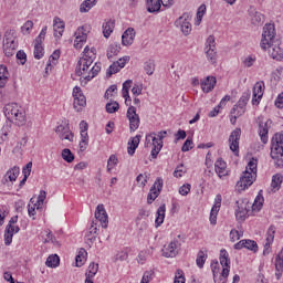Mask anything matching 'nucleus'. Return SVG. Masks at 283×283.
Here are the masks:
<instances>
[{
    "mask_svg": "<svg viewBox=\"0 0 283 283\" xmlns=\"http://www.w3.org/2000/svg\"><path fill=\"white\" fill-rule=\"evenodd\" d=\"M163 4L160 0H147V12L154 14V12H160Z\"/></svg>",
    "mask_w": 283,
    "mask_h": 283,
    "instance_id": "nucleus-31",
    "label": "nucleus"
},
{
    "mask_svg": "<svg viewBox=\"0 0 283 283\" xmlns=\"http://www.w3.org/2000/svg\"><path fill=\"white\" fill-rule=\"evenodd\" d=\"M4 116L8 120L15 119L17 125L23 126L25 125V111L19 106L17 103L7 104L3 107Z\"/></svg>",
    "mask_w": 283,
    "mask_h": 283,
    "instance_id": "nucleus-4",
    "label": "nucleus"
},
{
    "mask_svg": "<svg viewBox=\"0 0 283 283\" xmlns=\"http://www.w3.org/2000/svg\"><path fill=\"white\" fill-rule=\"evenodd\" d=\"M126 116L129 120L130 132H136L140 127V116L136 113V107L129 106Z\"/></svg>",
    "mask_w": 283,
    "mask_h": 283,
    "instance_id": "nucleus-13",
    "label": "nucleus"
},
{
    "mask_svg": "<svg viewBox=\"0 0 283 283\" xmlns=\"http://www.w3.org/2000/svg\"><path fill=\"white\" fill-rule=\"evenodd\" d=\"M185 272L182 270H177L175 273V281L174 283H185Z\"/></svg>",
    "mask_w": 283,
    "mask_h": 283,
    "instance_id": "nucleus-60",
    "label": "nucleus"
},
{
    "mask_svg": "<svg viewBox=\"0 0 283 283\" xmlns=\"http://www.w3.org/2000/svg\"><path fill=\"white\" fill-rule=\"evenodd\" d=\"M262 96H264V83L258 82L253 87L252 105H260Z\"/></svg>",
    "mask_w": 283,
    "mask_h": 283,
    "instance_id": "nucleus-16",
    "label": "nucleus"
},
{
    "mask_svg": "<svg viewBox=\"0 0 283 283\" xmlns=\"http://www.w3.org/2000/svg\"><path fill=\"white\" fill-rule=\"evenodd\" d=\"M147 258H149V252L147 250H142L137 256L138 264H145Z\"/></svg>",
    "mask_w": 283,
    "mask_h": 283,
    "instance_id": "nucleus-55",
    "label": "nucleus"
},
{
    "mask_svg": "<svg viewBox=\"0 0 283 283\" xmlns=\"http://www.w3.org/2000/svg\"><path fill=\"white\" fill-rule=\"evenodd\" d=\"M78 34H82V35H77L75 38V41H74L75 50H81V48H83V43L87 41V30H85V27L78 28Z\"/></svg>",
    "mask_w": 283,
    "mask_h": 283,
    "instance_id": "nucleus-18",
    "label": "nucleus"
},
{
    "mask_svg": "<svg viewBox=\"0 0 283 283\" xmlns=\"http://www.w3.org/2000/svg\"><path fill=\"white\" fill-rule=\"evenodd\" d=\"M234 249H258V242L251 239H244L234 244Z\"/></svg>",
    "mask_w": 283,
    "mask_h": 283,
    "instance_id": "nucleus-26",
    "label": "nucleus"
},
{
    "mask_svg": "<svg viewBox=\"0 0 283 283\" xmlns=\"http://www.w3.org/2000/svg\"><path fill=\"white\" fill-rule=\"evenodd\" d=\"M237 209H235V218L237 220H240L241 222H244L249 216V211H251V203L249 201L244 200H238L235 202Z\"/></svg>",
    "mask_w": 283,
    "mask_h": 283,
    "instance_id": "nucleus-9",
    "label": "nucleus"
},
{
    "mask_svg": "<svg viewBox=\"0 0 283 283\" xmlns=\"http://www.w3.org/2000/svg\"><path fill=\"white\" fill-rule=\"evenodd\" d=\"M283 176L281 174H276L272 177L271 187L272 189H280L282 187Z\"/></svg>",
    "mask_w": 283,
    "mask_h": 283,
    "instance_id": "nucleus-44",
    "label": "nucleus"
},
{
    "mask_svg": "<svg viewBox=\"0 0 283 283\" xmlns=\"http://www.w3.org/2000/svg\"><path fill=\"white\" fill-rule=\"evenodd\" d=\"M251 98V91L244 92L242 96L240 97L237 105H234L231 109V114H235L238 112V107H247V104L249 103V99Z\"/></svg>",
    "mask_w": 283,
    "mask_h": 283,
    "instance_id": "nucleus-23",
    "label": "nucleus"
},
{
    "mask_svg": "<svg viewBox=\"0 0 283 283\" xmlns=\"http://www.w3.org/2000/svg\"><path fill=\"white\" fill-rule=\"evenodd\" d=\"M205 52L208 61H211V63H216V61H218V52L216 51V38L213 35H209L207 38Z\"/></svg>",
    "mask_w": 283,
    "mask_h": 283,
    "instance_id": "nucleus-8",
    "label": "nucleus"
},
{
    "mask_svg": "<svg viewBox=\"0 0 283 283\" xmlns=\"http://www.w3.org/2000/svg\"><path fill=\"white\" fill-rule=\"evenodd\" d=\"M140 135H136L128 140L127 151L129 156H134V154H136V149H138V145H140Z\"/></svg>",
    "mask_w": 283,
    "mask_h": 283,
    "instance_id": "nucleus-24",
    "label": "nucleus"
},
{
    "mask_svg": "<svg viewBox=\"0 0 283 283\" xmlns=\"http://www.w3.org/2000/svg\"><path fill=\"white\" fill-rule=\"evenodd\" d=\"M65 30V22L61 21V18H54L53 20V31L55 39H61Z\"/></svg>",
    "mask_w": 283,
    "mask_h": 283,
    "instance_id": "nucleus-20",
    "label": "nucleus"
},
{
    "mask_svg": "<svg viewBox=\"0 0 283 283\" xmlns=\"http://www.w3.org/2000/svg\"><path fill=\"white\" fill-rule=\"evenodd\" d=\"M114 25H115L114 20H108L103 24L102 28H103V34L105 39H109V36H112V32H114Z\"/></svg>",
    "mask_w": 283,
    "mask_h": 283,
    "instance_id": "nucleus-35",
    "label": "nucleus"
},
{
    "mask_svg": "<svg viewBox=\"0 0 283 283\" xmlns=\"http://www.w3.org/2000/svg\"><path fill=\"white\" fill-rule=\"evenodd\" d=\"M85 262H87V251L81 250L78 254L75 256V266L81 269V266H83Z\"/></svg>",
    "mask_w": 283,
    "mask_h": 283,
    "instance_id": "nucleus-38",
    "label": "nucleus"
},
{
    "mask_svg": "<svg viewBox=\"0 0 283 283\" xmlns=\"http://www.w3.org/2000/svg\"><path fill=\"white\" fill-rule=\"evenodd\" d=\"M118 72H120V66L118 65V63L114 62L109 69L106 72V76H112L113 74H118Z\"/></svg>",
    "mask_w": 283,
    "mask_h": 283,
    "instance_id": "nucleus-54",
    "label": "nucleus"
},
{
    "mask_svg": "<svg viewBox=\"0 0 283 283\" xmlns=\"http://www.w3.org/2000/svg\"><path fill=\"white\" fill-rule=\"evenodd\" d=\"M214 171L218 174L219 178L227 176V163L222 158L217 159L214 164Z\"/></svg>",
    "mask_w": 283,
    "mask_h": 283,
    "instance_id": "nucleus-27",
    "label": "nucleus"
},
{
    "mask_svg": "<svg viewBox=\"0 0 283 283\" xmlns=\"http://www.w3.org/2000/svg\"><path fill=\"white\" fill-rule=\"evenodd\" d=\"M258 174V159L252 158L245 168V171L242 172L240 180L237 182L239 191H244L249 189L253 182H255V176Z\"/></svg>",
    "mask_w": 283,
    "mask_h": 283,
    "instance_id": "nucleus-2",
    "label": "nucleus"
},
{
    "mask_svg": "<svg viewBox=\"0 0 283 283\" xmlns=\"http://www.w3.org/2000/svg\"><path fill=\"white\" fill-rule=\"evenodd\" d=\"M45 264L49 266V269H56V266L61 264V258H59V254H50Z\"/></svg>",
    "mask_w": 283,
    "mask_h": 283,
    "instance_id": "nucleus-34",
    "label": "nucleus"
},
{
    "mask_svg": "<svg viewBox=\"0 0 283 283\" xmlns=\"http://www.w3.org/2000/svg\"><path fill=\"white\" fill-rule=\"evenodd\" d=\"M149 216H151V211L140 209L138 212V216L136 218V223L138 224V222H140V220H147V218H149Z\"/></svg>",
    "mask_w": 283,
    "mask_h": 283,
    "instance_id": "nucleus-52",
    "label": "nucleus"
},
{
    "mask_svg": "<svg viewBox=\"0 0 283 283\" xmlns=\"http://www.w3.org/2000/svg\"><path fill=\"white\" fill-rule=\"evenodd\" d=\"M154 275H156V272H154V270L145 271L140 283L151 282V280H154Z\"/></svg>",
    "mask_w": 283,
    "mask_h": 283,
    "instance_id": "nucleus-50",
    "label": "nucleus"
},
{
    "mask_svg": "<svg viewBox=\"0 0 283 283\" xmlns=\"http://www.w3.org/2000/svg\"><path fill=\"white\" fill-rule=\"evenodd\" d=\"M207 258H209L207 250H200L197 253L196 264L198 269H205V262H207Z\"/></svg>",
    "mask_w": 283,
    "mask_h": 283,
    "instance_id": "nucleus-33",
    "label": "nucleus"
},
{
    "mask_svg": "<svg viewBox=\"0 0 283 283\" xmlns=\"http://www.w3.org/2000/svg\"><path fill=\"white\" fill-rule=\"evenodd\" d=\"M269 123H271V119H268L264 124H259V136L263 145L269 143Z\"/></svg>",
    "mask_w": 283,
    "mask_h": 283,
    "instance_id": "nucleus-19",
    "label": "nucleus"
},
{
    "mask_svg": "<svg viewBox=\"0 0 283 283\" xmlns=\"http://www.w3.org/2000/svg\"><path fill=\"white\" fill-rule=\"evenodd\" d=\"M17 222H19V216H13L6 227L4 243L7 247H10V244H12V238H14V233H19V231H21V228H19V226H14L17 224Z\"/></svg>",
    "mask_w": 283,
    "mask_h": 283,
    "instance_id": "nucleus-5",
    "label": "nucleus"
},
{
    "mask_svg": "<svg viewBox=\"0 0 283 283\" xmlns=\"http://www.w3.org/2000/svg\"><path fill=\"white\" fill-rule=\"evenodd\" d=\"M185 242V238L182 235H177L169 244V249H180L182 243Z\"/></svg>",
    "mask_w": 283,
    "mask_h": 283,
    "instance_id": "nucleus-46",
    "label": "nucleus"
},
{
    "mask_svg": "<svg viewBox=\"0 0 283 283\" xmlns=\"http://www.w3.org/2000/svg\"><path fill=\"white\" fill-rule=\"evenodd\" d=\"M262 207H264V196L262 195V190H260L251 208L252 211H262Z\"/></svg>",
    "mask_w": 283,
    "mask_h": 283,
    "instance_id": "nucleus-32",
    "label": "nucleus"
},
{
    "mask_svg": "<svg viewBox=\"0 0 283 283\" xmlns=\"http://www.w3.org/2000/svg\"><path fill=\"white\" fill-rule=\"evenodd\" d=\"M101 72V63H95L88 71V75L84 76V80L81 81L82 85H87L92 78L95 76H98V73Z\"/></svg>",
    "mask_w": 283,
    "mask_h": 283,
    "instance_id": "nucleus-22",
    "label": "nucleus"
},
{
    "mask_svg": "<svg viewBox=\"0 0 283 283\" xmlns=\"http://www.w3.org/2000/svg\"><path fill=\"white\" fill-rule=\"evenodd\" d=\"M255 61H258V57L253 54L241 59L243 67H253V65H255Z\"/></svg>",
    "mask_w": 283,
    "mask_h": 283,
    "instance_id": "nucleus-41",
    "label": "nucleus"
},
{
    "mask_svg": "<svg viewBox=\"0 0 283 283\" xmlns=\"http://www.w3.org/2000/svg\"><path fill=\"white\" fill-rule=\"evenodd\" d=\"M50 242L51 244H53V247H56V248L61 247V243L56 241V238L54 237V234H52V232H49L46 234V238L44 239L45 244H50Z\"/></svg>",
    "mask_w": 283,
    "mask_h": 283,
    "instance_id": "nucleus-48",
    "label": "nucleus"
},
{
    "mask_svg": "<svg viewBox=\"0 0 283 283\" xmlns=\"http://www.w3.org/2000/svg\"><path fill=\"white\" fill-rule=\"evenodd\" d=\"M15 57L20 61V65H25V61H28V54L23 50L17 52Z\"/></svg>",
    "mask_w": 283,
    "mask_h": 283,
    "instance_id": "nucleus-61",
    "label": "nucleus"
},
{
    "mask_svg": "<svg viewBox=\"0 0 283 283\" xmlns=\"http://www.w3.org/2000/svg\"><path fill=\"white\" fill-rule=\"evenodd\" d=\"M10 78V73L8 72V66L0 64V90H3Z\"/></svg>",
    "mask_w": 283,
    "mask_h": 283,
    "instance_id": "nucleus-28",
    "label": "nucleus"
},
{
    "mask_svg": "<svg viewBox=\"0 0 283 283\" xmlns=\"http://www.w3.org/2000/svg\"><path fill=\"white\" fill-rule=\"evenodd\" d=\"M216 83H218V81L214 76H207L203 81H201L202 92H205V94H209V92H212V90L216 87Z\"/></svg>",
    "mask_w": 283,
    "mask_h": 283,
    "instance_id": "nucleus-17",
    "label": "nucleus"
},
{
    "mask_svg": "<svg viewBox=\"0 0 283 283\" xmlns=\"http://www.w3.org/2000/svg\"><path fill=\"white\" fill-rule=\"evenodd\" d=\"M17 50V41L14 40V31H7L4 33L3 52L6 56H14Z\"/></svg>",
    "mask_w": 283,
    "mask_h": 283,
    "instance_id": "nucleus-7",
    "label": "nucleus"
},
{
    "mask_svg": "<svg viewBox=\"0 0 283 283\" xmlns=\"http://www.w3.org/2000/svg\"><path fill=\"white\" fill-rule=\"evenodd\" d=\"M249 12L250 17H252L251 21L253 25H258V23H262L264 21V14L255 11V9L251 8Z\"/></svg>",
    "mask_w": 283,
    "mask_h": 283,
    "instance_id": "nucleus-36",
    "label": "nucleus"
},
{
    "mask_svg": "<svg viewBox=\"0 0 283 283\" xmlns=\"http://www.w3.org/2000/svg\"><path fill=\"white\" fill-rule=\"evenodd\" d=\"M120 50H122L120 44L118 43L111 44L107 49V54H106L107 59H112V56H117Z\"/></svg>",
    "mask_w": 283,
    "mask_h": 283,
    "instance_id": "nucleus-40",
    "label": "nucleus"
},
{
    "mask_svg": "<svg viewBox=\"0 0 283 283\" xmlns=\"http://www.w3.org/2000/svg\"><path fill=\"white\" fill-rule=\"evenodd\" d=\"M270 156L274 160L275 167H283V132L273 135Z\"/></svg>",
    "mask_w": 283,
    "mask_h": 283,
    "instance_id": "nucleus-3",
    "label": "nucleus"
},
{
    "mask_svg": "<svg viewBox=\"0 0 283 283\" xmlns=\"http://www.w3.org/2000/svg\"><path fill=\"white\" fill-rule=\"evenodd\" d=\"M85 105H87V99L85 98V95L74 97L73 107L74 109H76V112H81V108L78 107H85Z\"/></svg>",
    "mask_w": 283,
    "mask_h": 283,
    "instance_id": "nucleus-39",
    "label": "nucleus"
},
{
    "mask_svg": "<svg viewBox=\"0 0 283 283\" xmlns=\"http://www.w3.org/2000/svg\"><path fill=\"white\" fill-rule=\"evenodd\" d=\"M59 138H61V140H69L70 143H73L74 142V133H72L69 128L64 134H61L59 136Z\"/></svg>",
    "mask_w": 283,
    "mask_h": 283,
    "instance_id": "nucleus-57",
    "label": "nucleus"
},
{
    "mask_svg": "<svg viewBox=\"0 0 283 283\" xmlns=\"http://www.w3.org/2000/svg\"><path fill=\"white\" fill-rule=\"evenodd\" d=\"M280 45V40H275V24L266 23L263 27L261 49L269 50V48H272V59L283 61V49Z\"/></svg>",
    "mask_w": 283,
    "mask_h": 283,
    "instance_id": "nucleus-1",
    "label": "nucleus"
},
{
    "mask_svg": "<svg viewBox=\"0 0 283 283\" xmlns=\"http://www.w3.org/2000/svg\"><path fill=\"white\" fill-rule=\"evenodd\" d=\"M242 136V129L235 128L231 132L229 136L230 150L233 151L235 156L240 154V137Z\"/></svg>",
    "mask_w": 283,
    "mask_h": 283,
    "instance_id": "nucleus-10",
    "label": "nucleus"
},
{
    "mask_svg": "<svg viewBox=\"0 0 283 283\" xmlns=\"http://www.w3.org/2000/svg\"><path fill=\"white\" fill-rule=\"evenodd\" d=\"M34 28V22H32L31 20L27 21L22 28L21 31L23 34H30V30Z\"/></svg>",
    "mask_w": 283,
    "mask_h": 283,
    "instance_id": "nucleus-62",
    "label": "nucleus"
},
{
    "mask_svg": "<svg viewBox=\"0 0 283 283\" xmlns=\"http://www.w3.org/2000/svg\"><path fill=\"white\" fill-rule=\"evenodd\" d=\"M92 8H94V4L91 3L90 1L87 0H84L82 2V4L80 6V12H90V10H92Z\"/></svg>",
    "mask_w": 283,
    "mask_h": 283,
    "instance_id": "nucleus-59",
    "label": "nucleus"
},
{
    "mask_svg": "<svg viewBox=\"0 0 283 283\" xmlns=\"http://www.w3.org/2000/svg\"><path fill=\"white\" fill-rule=\"evenodd\" d=\"M164 180L163 177H158L154 185L151 186L149 193L147 196L148 205H151L156 198L160 196V191H163Z\"/></svg>",
    "mask_w": 283,
    "mask_h": 283,
    "instance_id": "nucleus-11",
    "label": "nucleus"
},
{
    "mask_svg": "<svg viewBox=\"0 0 283 283\" xmlns=\"http://www.w3.org/2000/svg\"><path fill=\"white\" fill-rule=\"evenodd\" d=\"M62 158L65 160V163H74L75 156L72 154V150L70 148H64L62 150Z\"/></svg>",
    "mask_w": 283,
    "mask_h": 283,
    "instance_id": "nucleus-47",
    "label": "nucleus"
},
{
    "mask_svg": "<svg viewBox=\"0 0 283 283\" xmlns=\"http://www.w3.org/2000/svg\"><path fill=\"white\" fill-rule=\"evenodd\" d=\"M118 165V157L111 155L107 161V171H112V167Z\"/></svg>",
    "mask_w": 283,
    "mask_h": 283,
    "instance_id": "nucleus-58",
    "label": "nucleus"
},
{
    "mask_svg": "<svg viewBox=\"0 0 283 283\" xmlns=\"http://www.w3.org/2000/svg\"><path fill=\"white\" fill-rule=\"evenodd\" d=\"M273 240H275V226H271L268 229L265 243L263 244L264 249H271V244H273Z\"/></svg>",
    "mask_w": 283,
    "mask_h": 283,
    "instance_id": "nucleus-30",
    "label": "nucleus"
},
{
    "mask_svg": "<svg viewBox=\"0 0 283 283\" xmlns=\"http://www.w3.org/2000/svg\"><path fill=\"white\" fill-rule=\"evenodd\" d=\"M95 218L96 222H99L103 229H107V224H109V217H107V211L105 210V206L103 203L96 207Z\"/></svg>",
    "mask_w": 283,
    "mask_h": 283,
    "instance_id": "nucleus-14",
    "label": "nucleus"
},
{
    "mask_svg": "<svg viewBox=\"0 0 283 283\" xmlns=\"http://www.w3.org/2000/svg\"><path fill=\"white\" fill-rule=\"evenodd\" d=\"M167 211L165 205H161L156 212L155 227L158 229L165 222V212Z\"/></svg>",
    "mask_w": 283,
    "mask_h": 283,
    "instance_id": "nucleus-29",
    "label": "nucleus"
},
{
    "mask_svg": "<svg viewBox=\"0 0 283 283\" xmlns=\"http://www.w3.org/2000/svg\"><path fill=\"white\" fill-rule=\"evenodd\" d=\"M220 211V206H213L210 211V223L216 224L218 221V212Z\"/></svg>",
    "mask_w": 283,
    "mask_h": 283,
    "instance_id": "nucleus-49",
    "label": "nucleus"
},
{
    "mask_svg": "<svg viewBox=\"0 0 283 283\" xmlns=\"http://www.w3.org/2000/svg\"><path fill=\"white\" fill-rule=\"evenodd\" d=\"M144 70L148 76H151L156 70V64L154 63V60H148L144 63Z\"/></svg>",
    "mask_w": 283,
    "mask_h": 283,
    "instance_id": "nucleus-45",
    "label": "nucleus"
},
{
    "mask_svg": "<svg viewBox=\"0 0 283 283\" xmlns=\"http://www.w3.org/2000/svg\"><path fill=\"white\" fill-rule=\"evenodd\" d=\"M135 38L136 31L134 30V28H128L122 35V45H132Z\"/></svg>",
    "mask_w": 283,
    "mask_h": 283,
    "instance_id": "nucleus-21",
    "label": "nucleus"
},
{
    "mask_svg": "<svg viewBox=\"0 0 283 283\" xmlns=\"http://www.w3.org/2000/svg\"><path fill=\"white\" fill-rule=\"evenodd\" d=\"M96 273H98V263H94L92 262L90 265H88V269L85 273V277H96Z\"/></svg>",
    "mask_w": 283,
    "mask_h": 283,
    "instance_id": "nucleus-43",
    "label": "nucleus"
},
{
    "mask_svg": "<svg viewBox=\"0 0 283 283\" xmlns=\"http://www.w3.org/2000/svg\"><path fill=\"white\" fill-rule=\"evenodd\" d=\"M48 34V27H43L40 34L34 40V59H43L45 54V49H43V42L45 41V35Z\"/></svg>",
    "mask_w": 283,
    "mask_h": 283,
    "instance_id": "nucleus-6",
    "label": "nucleus"
},
{
    "mask_svg": "<svg viewBox=\"0 0 283 283\" xmlns=\"http://www.w3.org/2000/svg\"><path fill=\"white\" fill-rule=\"evenodd\" d=\"M192 145H193V139L191 137H188L181 147V151L184 153L190 151V149H193Z\"/></svg>",
    "mask_w": 283,
    "mask_h": 283,
    "instance_id": "nucleus-56",
    "label": "nucleus"
},
{
    "mask_svg": "<svg viewBox=\"0 0 283 283\" xmlns=\"http://www.w3.org/2000/svg\"><path fill=\"white\" fill-rule=\"evenodd\" d=\"M146 143H153V147H156L160 140L156 137V133H151L150 135L146 136Z\"/></svg>",
    "mask_w": 283,
    "mask_h": 283,
    "instance_id": "nucleus-63",
    "label": "nucleus"
},
{
    "mask_svg": "<svg viewBox=\"0 0 283 283\" xmlns=\"http://www.w3.org/2000/svg\"><path fill=\"white\" fill-rule=\"evenodd\" d=\"M220 264L223 268H229L231 264V259H229V252H227L226 250L220 251Z\"/></svg>",
    "mask_w": 283,
    "mask_h": 283,
    "instance_id": "nucleus-42",
    "label": "nucleus"
},
{
    "mask_svg": "<svg viewBox=\"0 0 283 283\" xmlns=\"http://www.w3.org/2000/svg\"><path fill=\"white\" fill-rule=\"evenodd\" d=\"M93 63H94V60L92 59V56L81 57L75 69L76 76H83V74H87Z\"/></svg>",
    "mask_w": 283,
    "mask_h": 283,
    "instance_id": "nucleus-12",
    "label": "nucleus"
},
{
    "mask_svg": "<svg viewBox=\"0 0 283 283\" xmlns=\"http://www.w3.org/2000/svg\"><path fill=\"white\" fill-rule=\"evenodd\" d=\"M161 255H164V258H176V255H178V250H176V249H161Z\"/></svg>",
    "mask_w": 283,
    "mask_h": 283,
    "instance_id": "nucleus-53",
    "label": "nucleus"
},
{
    "mask_svg": "<svg viewBox=\"0 0 283 283\" xmlns=\"http://www.w3.org/2000/svg\"><path fill=\"white\" fill-rule=\"evenodd\" d=\"M187 19H189V15L184 14L175 21L176 28H180L185 36L189 35V33L191 32V23Z\"/></svg>",
    "mask_w": 283,
    "mask_h": 283,
    "instance_id": "nucleus-15",
    "label": "nucleus"
},
{
    "mask_svg": "<svg viewBox=\"0 0 283 283\" xmlns=\"http://www.w3.org/2000/svg\"><path fill=\"white\" fill-rule=\"evenodd\" d=\"M275 271L276 279L280 280L283 272V249L277 253L275 258Z\"/></svg>",
    "mask_w": 283,
    "mask_h": 283,
    "instance_id": "nucleus-25",
    "label": "nucleus"
},
{
    "mask_svg": "<svg viewBox=\"0 0 283 283\" xmlns=\"http://www.w3.org/2000/svg\"><path fill=\"white\" fill-rule=\"evenodd\" d=\"M19 174H21V170L19 167L14 166L13 168H11L10 170L7 171L4 179L6 180H10V182H14V180H17V178H19Z\"/></svg>",
    "mask_w": 283,
    "mask_h": 283,
    "instance_id": "nucleus-37",
    "label": "nucleus"
},
{
    "mask_svg": "<svg viewBox=\"0 0 283 283\" xmlns=\"http://www.w3.org/2000/svg\"><path fill=\"white\" fill-rule=\"evenodd\" d=\"M117 109H120V105L118 104V102H113V103L106 104L107 114H116Z\"/></svg>",
    "mask_w": 283,
    "mask_h": 283,
    "instance_id": "nucleus-51",
    "label": "nucleus"
},
{
    "mask_svg": "<svg viewBox=\"0 0 283 283\" xmlns=\"http://www.w3.org/2000/svg\"><path fill=\"white\" fill-rule=\"evenodd\" d=\"M189 191H191V185L185 184L179 188L180 196H189Z\"/></svg>",
    "mask_w": 283,
    "mask_h": 283,
    "instance_id": "nucleus-64",
    "label": "nucleus"
}]
</instances>
